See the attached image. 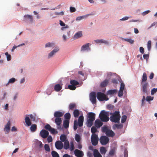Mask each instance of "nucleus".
I'll use <instances>...</instances> for the list:
<instances>
[{"mask_svg": "<svg viewBox=\"0 0 157 157\" xmlns=\"http://www.w3.org/2000/svg\"><path fill=\"white\" fill-rule=\"evenodd\" d=\"M112 114L110 117V120L112 122L119 123L120 119V115L119 111H115L113 113H110Z\"/></svg>", "mask_w": 157, "mask_h": 157, "instance_id": "f257e3e1", "label": "nucleus"}, {"mask_svg": "<svg viewBox=\"0 0 157 157\" xmlns=\"http://www.w3.org/2000/svg\"><path fill=\"white\" fill-rule=\"evenodd\" d=\"M95 114L92 112L89 113L88 114V118L86 122L87 126L91 127L93 124V122L95 119Z\"/></svg>", "mask_w": 157, "mask_h": 157, "instance_id": "f03ea898", "label": "nucleus"}, {"mask_svg": "<svg viewBox=\"0 0 157 157\" xmlns=\"http://www.w3.org/2000/svg\"><path fill=\"white\" fill-rule=\"evenodd\" d=\"M108 113L105 110L101 111L99 115V117L103 122H107L109 121Z\"/></svg>", "mask_w": 157, "mask_h": 157, "instance_id": "7ed1b4c3", "label": "nucleus"}, {"mask_svg": "<svg viewBox=\"0 0 157 157\" xmlns=\"http://www.w3.org/2000/svg\"><path fill=\"white\" fill-rule=\"evenodd\" d=\"M97 97L100 101H107L109 100V98L106 97L105 94L100 92H98L97 93Z\"/></svg>", "mask_w": 157, "mask_h": 157, "instance_id": "20e7f679", "label": "nucleus"}, {"mask_svg": "<svg viewBox=\"0 0 157 157\" xmlns=\"http://www.w3.org/2000/svg\"><path fill=\"white\" fill-rule=\"evenodd\" d=\"M91 141L93 145H96L98 141V135L96 134H92L91 136Z\"/></svg>", "mask_w": 157, "mask_h": 157, "instance_id": "39448f33", "label": "nucleus"}, {"mask_svg": "<svg viewBox=\"0 0 157 157\" xmlns=\"http://www.w3.org/2000/svg\"><path fill=\"white\" fill-rule=\"evenodd\" d=\"M142 88V90L144 94H148L149 92L148 91V84L147 82L144 83H141Z\"/></svg>", "mask_w": 157, "mask_h": 157, "instance_id": "423d86ee", "label": "nucleus"}, {"mask_svg": "<svg viewBox=\"0 0 157 157\" xmlns=\"http://www.w3.org/2000/svg\"><path fill=\"white\" fill-rule=\"evenodd\" d=\"M109 141V138L105 136H102L100 139V143L103 145L106 144Z\"/></svg>", "mask_w": 157, "mask_h": 157, "instance_id": "0eeeda50", "label": "nucleus"}, {"mask_svg": "<svg viewBox=\"0 0 157 157\" xmlns=\"http://www.w3.org/2000/svg\"><path fill=\"white\" fill-rule=\"evenodd\" d=\"M44 128L46 130H48L52 134H55L58 133L57 131H56L55 129L52 128L51 126L48 124H47L45 126Z\"/></svg>", "mask_w": 157, "mask_h": 157, "instance_id": "6e6552de", "label": "nucleus"}, {"mask_svg": "<svg viewBox=\"0 0 157 157\" xmlns=\"http://www.w3.org/2000/svg\"><path fill=\"white\" fill-rule=\"evenodd\" d=\"M90 100L93 104H96V94L94 92H92L90 94Z\"/></svg>", "mask_w": 157, "mask_h": 157, "instance_id": "1a4fd4ad", "label": "nucleus"}, {"mask_svg": "<svg viewBox=\"0 0 157 157\" xmlns=\"http://www.w3.org/2000/svg\"><path fill=\"white\" fill-rule=\"evenodd\" d=\"M41 136L43 138H46L49 135V132L48 131L44 129H42L40 132Z\"/></svg>", "mask_w": 157, "mask_h": 157, "instance_id": "9d476101", "label": "nucleus"}, {"mask_svg": "<svg viewBox=\"0 0 157 157\" xmlns=\"http://www.w3.org/2000/svg\"><path fill=\"white\" fill-rule=\"evenodd\" d=\"M59 51V48H56L50 53H49L48 56V58L50 59L51 57H52L53 55H54L57 52Z\"/></svg>", "mask_w": 157, "mask_h": 157, "instance_id": "9b49d317", "label": "nucleus"}, {"mask_svg": "<svg viewBox=\"0 0 157 157\" xmlns=\"http://www.w3.org/2000/svg\"><path fill=\"white\" fill-rule=\"evenodd\" d=\"M55 146L57 149L60 150L63 147V144L60 141H57L55 143Z\"/></svg>", "mask_w": 157, "mask_h": 157, "instance_id": "f8f14e48", "label": "nucleus"}, {"mask_svg": "<svg viewBox=\"0 0 157 157\" xmlns=\"http://www.w3.org/2000/svg\"><path fill=\"white\" fill-rule=\"evenodd\" d=\"M90 44L89 43H86V44L83 45L81 47V51H84L86 50H90Z\"/></svg>", "mask_w": 157, "mask_h": 157, "instance_id": "ddd939ff", "label": "nucleus"}, {"mask_svg": "<svg viewBox=\"0 0 157 157\" xmlns=\"http://www.w3.org/2000/svg\"><path fill=\"white\" fill-rule=\"evenodd\" d=\"M74 153L75 155L78 157H82L83 156V153L82 151L78 149L75 151Z\"/></svg>", "mask_w": 157, "mask_h": 157, "instance_id": "4468645a", "label": "nucleus"}, {"mask_svg": "<svg viewBox=\"0 0 157 157\" xmlns=\"http://www.w3.org/2000/svg\"><path fill=\"white\" fill-rule=\"evenodd\" d=\"M10 121H9L6 124L5 126V127L4 129V130L5 132H6V133H8L9 132L10 130Z\"/></svg>", "mask_w": 157, "mask_h": 157, "instance_id": "2eb2a0df", "label": "nucleus"}, {"mask_svg": "<svg viewBox=\"0 0 157 157\" xmlns=\"http://www.w3.org/2000/svg\"><path fill=\"white\" fill-rule=\"evenodd\" d=\"M84 121L83 116H80L78 118V125L79 127H82L83 125Z\"/></svg>", "mask_w": 157, "mask_h": 157, "instance_id": "dca6fc26", "label": "nucleus"}, {"mask_svg": "<svg viewBox=\"0 0 157 157\" xmlns=\"http://www.w3.org/2000/svg\"><path fill=\"white\" fill-rule=\"evenodd\" d=\"M94 124L95 127L98 128H99L102 125L103 123L100 120L97 119L95 121Z\"/></svg>", "mask_w": 157, "mask_h": 157, "instance_id": "f3484780", "label": "nucleus"}, {"mask_svg": "<svg viewBox=\"0 0 157 157\" xmlns=\"http://www.w3.org/2000/svg\"><path fill=\"white\" fill-rule=\"evenodd\" d=\"M64 113L60 111H56L54 113V116L57 118V117H60L63 116Z\"/></svg>", "mask_w": 157, "mask_h": 157, "instance_id": "a211bd4d", "label": "nucleus"}, {"mask_svg": "<svg viewBox=\"0 0 157 157\" xmlns=\"http://www.w3.org/2000/svg\"><path fill=\"white\" fill-rule=\"evenodd\" d=\"M82 36V33L81 31L77 32L74 36L73 38L76 39L79 38Z\"/></svg>", "mask_w": 157, "mask_h": 157, "instance_id": "6ab92c4d", "label": "nucleus"}, {"mask_svg": "<svg viewBox=\"0 0 157 157\" xmlns=\"http://www.w3.org/2000/svg\"><path fill=\"white\" fill-rule=\"evenodd\" d=\"M25 122L28 126H30L32 124V123L29 117L26 116L25 119Z\"/></svg>", "mask_w": 157, "mask_h": 157, "instance_id": "aec40b11", "label": "nucleus"}, {"mask_svg": "<svg viewBox=\"0 0 157 157\" xmlns=\"http://www.w3.org/2000/svg\"><path fill=\"white\" fill-rule=\"evenodd\" d=\"M105 134L107 136L111 137H113L115 135L113 132L109 129L107 131V132H106Z\"/></svg>", "mask_w": 157, "mask_h": 157, "instance_id": "412c9836", "label": "nucleus"}, {"mask_svg": "<svg viewBox=\"0 0 157 157\" xmlns=\"http://www.w3.org/2000/svg\"><path fill=\"white\" fill-rule=\"evenodd\" d=\"M147 76L146 73H144L142 76V79L141 83H147L146 81L147 80Z\"/></svg>", "mask_w": 157, "mask_h": 157, "instance_id": "4be33fe9", "label": "nucleus"}, {"mask_svg": "<svg viewBox=\"0 0 157 157\" xmlns=\"http://www.w3.org/2000/svg\"><path fill=\"white\" fill-rule=\"evenodd\" d=\"M55 122L57 126H60L62 123V119L60 117H57L55 119Z\"/></svg>", "mask_w": 157, "mask_h": 157, "instance_id": "5701e85b", "label": "nucleus"}, {"mask_svg": "<svg viewBox=\"0 0 157 157\" xmlns=\"http://www.w3.org/2000/svg\"><path fill=\"white\" fill-rule=\"evenodd\" d=\"M62 88V86L59 84H57L55 86L54 90L57 92L59 91Z\"/></svg>", "mask_w": 157, "mask_h": 157, "instance_id": "b1692460", "label": "nucleus"}, {"mask_svg": "<svg viewBox=\"0 0 157 157\" xmlns=\"http://www.w3.org/2000/svg\"><path fill=\"white\" fill-rule=\"evenodd\" d=\"M94 157H102L101 155L97 149H94Z\"/></svg>", "mask_w": 157, "mask_h": 157, "instance_id": "393cba45", "label": "nucleus"}, {"mask_svg": "<svg viewBox=\"0 0 157 157\" xmlns=\"http://www.w3.org/2000/svg\"><path fill=\"white\" fill-rule=\"evenodd\" d=\"M69 121L67 120H65L63 122V126L65 128L68 127L69 126Z\"/></svg>", "mask_w": 157, "mask_h": 157, "instance_id": "a878e982", "label": "nucleus"}, {"mask_svg": "<svg viewBox=\"0 0 157 157\" xmlns=\"http://www.w3.org/2000/svg\"><path fill=\"white\" fill-rule=\"evenodd\" d=\"M37 125L36 124H32L30 127V129L31 131L33 132H35L36 130Z\"/></svg>", "mask_w": 157, "mask_h": 157, "instance_id": "bb28decb", "label": "nucleus"}, {"mask_svg": "<svg viewBox=\"0 0 157 157\" xmlns=\"http://www.w3.org/2000/svg\"><path fill=\"white\" fill-rule=\"evenodd\" d=\"M90 15L89 14H86L84 16H79L77 17L76 18V21H80L82 19L85 18L87 17Z\"/></svg>", "mask_w": 157, "mask_h": 157, "instance_id": "cd10ccee", "label": "nucleus"}, {"mask_svg": "<svg viewBox=\"0 0 157 157\" xmlns=\"http://www.w3.org/2000/svg\"><path fill=\"white\" fill-rule=\"evenodd\" d=\"M108 80L107 79H106L101 83V86L102 87H105L108 84Z\"/></svg>", "mask_w": 157, "mask_h": 157, "instance_id": "c85d7f7f", "label": "nucleus"}, {"mask_svg": "<svg viewBox=\"0 0 157 157\" xmlns=\"http://www.w3.org/2000/svg\"><path fill=\"white\" fill-rule=\"evenodd\" d=\"M69 147V142L67 140L65 141L64 143L63 148L64 149H67Z\"/></svg>", "mask_w": 157, "mask_h": 157, "instance_id": "c756f323", "label": "nucleus"}, {"mask_svg": "<svg viewBox=\"0 0 157 157\" xmlns=\"http://www.w3.org/2000/svg\"><path fill=\"white\" fill-rule=\"evenodd\" d=\"M117 90L116 89L111 90H108L107 92V94L112 95L117 92Z\"/></svg>", "mask_w": 157, "mask_h": 157, "instance_id": "7c9ffc66", "label": "nucleus"}, {"mask_svg": "<svg viewBox=\"0 0 157 157\" xmlns=\"http://www.w3.org/2000/svg\"><path fill=\"white\" fill-rule=\"evenodd\" d=\"M60 139L61 140V141L65 142V141L67 140H66L67 139L66 136L65 135L62 134L60 136Z\"/></svg>", "mask_w": 157, "mask_h": 157, "instance_id": "2f4dec72", "label": "nucleus"}, {"mask_svg": "<svg viewBox=\"0 0 157 157\" xmlns=\"http://www.w3.org/2000/svg\"><path fill=\"white\" fill-rule=\"evenodd\" d=\"M74 116L75 117H77L79 115V110L78 109H75L73 112Z\"/></svg>", "mask_w": 157, "mask_h": 157, "instance_id": "473e14b6", "label": "nucleus"}, {"mask_svg": "<svg viewBox=\"0 0 157 157\" xmlns=\"http://www.w3.org/2000/svg\"><path fill=\"white\" fill-rule=\"evenodd\" d=\"M70 84L74 86H77L79 84V82L75 80H72L70 81Z\"/></svg>", "mask_w": 157, "mask_h": 157, "instance_id": "72a5a7b5", "label": "nucleus"}, {"mask_svg": "<svg viewBox=\"0 0 157 157\" xmlns=\"http://www.w3.org/2000/svg\"><path fill=\"white\" fill-rule=\"evenodd\" d=\"M106 150L105 147H102L100 148V152L101 154H105L106 153Z\"/></svg>", "mask_w": 157, "mask_h": 157, "instance_id": "f704fd0d", "label": "nucleus"}, {"mask_svg": "<svg viewBox=\"0 0 157 157\" xmlns=\"http://www.w3.org/2000/svg\"><path fill=\"white\" fill-rule=\"evenodd\" d=\"M28 116H29L31 119L32 121H35L36 119V115L35 114L34 115H33L32 114H31L30 115H27Z\"/></svg>", "mask_w": 157, "mask_h": 157, "instance_id": "c9c22d12", "label": "nucleus"}, {"mask_svg": "<svg viewBox=\"0 0 157 157\" xmlns=\"http://www.w3.org/2000/svg\"><path fill=\"white\" fill-rule=\"evenodd\" d=\"M76 104L75 103H71L69 105V109L70 110H73L75 108Z\"/></svg>", "mask_w": 157, "mask_h": 157, "instance_id": "e433bc0d", "label": "nucleus"}, {"mask_svg": "<svg viewBox=\"0 0 157 157\" xmlns=\"http://www.w3.org/2000/svg\"><path fill=\"white\" fill-rule=\"evenodd\" d=\"M64 117L65 120H69L71 118V114L69 113H66L64 115Z\"/></svg>", "mask_w": 157, "mask_h": 157, "instance_id": "4c0bfd02", "label": "nucleus"}, {"mask_svg": "<svg viewBox=\"0 0 157 157\" xmlns=\"http://www.w3.org/2000/svg\"><path fill=\"white\" fill-rule=\"evenodd\" d=\"M52 157H59V154L55 151H52Z\"/></svg>", "mask_w": 157, "mask_h": 157, "instance_id": "58836bf2", "label": "nucleus"}, {"mask_svg": "<svg viewBox=\"0 0 157 157\" xmlns=\"http://www.w3.org/2000/svg\"><path fill=\"white\" fill-rule=\"evenodd\" d=\"M75 140L77 142L80 141L81 139V137L80 135L77 134L75 135Z\"/></svg>", "mask_w": 157, "mask_h": 157, "instance_id": "ea45409f", "label": "nucleus"}, {"mask_svg": "<svg viewBox=\"0 0 157 157\" xmlns=\"http://www.w3.org/2000/svg\"><path fill=\"white\" fill-rule=\"evenodd\" d=\"M97 131V129L96 127L93 126L91 127V132L92 133V134H95V133Z\"/></svg>", "mask_w": 157, "mask_h": 157, "instance_id": "a19ab883", "label": "nucleus"}, {"mask_svg": "<svg viewBox=\"0 0 157 157\" xmlns=\"http://www.w3.org/2000/svg\"><path fill=\"white\" fill-rule=\"evenodd\" d=\"M16 81V79L15 78H13L10 79L8 83L6 85L7 86L9 83H14Z\"/></svg>", "mask_w": 157, "mask_h": 157, "instance_id": "79ce46f5", "label": "nucleus"}, {"mask_svg": "<svg viewBox=\"0 0 157 157\" xmlns=\"http://www.w3.org/2000/svg\"><path fill=\"white\" fill-rule=\"evenodd\" d=\"M25 18H29L30 19V21L32 22L33 21V18L32 16L29 15H27L24 16Z\"/></svg>", "mask_w": 157, "mask_h": 157, "instance_id": "37998d69", "label": "nucleus"}, {"mask_svg": "<svg viewBox=\"0 0 157 157\" xmlns=\"http://www.w3.org/2000/svg\"><path fill=\"white\" fill-rule=\"evenodd\" d=\"M109 129H108L107 127L105 125L104 126L102 127V131L103 132L106 133Z\"/></svg>", "mask_w": 157, "mask_h": 157, "instance_id": "c03bdc74", "label": "nucleus"}, {"mask_svg": "<svg viewBox=\"0 0 157 157\" xmlns=\"http://www.w3.org/2000/svg\"><path fill=\"white\" fill-rule=\"evenodd\" d=\"M68 87L69 89L71 90H74L76 88L75 86L72 84L69 85L68 86Z\"/></svg>", "mask_w": 157, "mask_h": 157, "instance_id": "a18cd8bd", "label": "nucleus"}, {"mask_svg": "<svg viewBox=\"0 0 157 157\" xmlns=\"http://www.w3.org/2000/svg\"><path fill=\"white\" fill-rule=\"evenodd\" d=\"M54 44L53 43H47L45 45V47H52L54 46Z\"/></svg>", "mask_w": 157, "mask_h": 157, "instance_id": "49530a36", "label": "nucleus"}, {"mask_svg": "<svg viewBox=\"0 0 157 157\" xmlns=\"http://www.w3.org/2000/svg\"><path fill=\"white\" fill-rule=\"evenodd\" d=\"M44 148L45 150L48 151H50V148L49 145L48 144H45L44 146Z\"/></svg>", "mask_w": 157, "mask_h": 157, "instance_id": "de8ad7c7", "label": "nucleus"}, {"mask_svg": "<svg viewBox=\"0 0 157 157\" xmlns=\"http://www.w3.org/2000/svg\"><path fill=\"white\" fill-rule=\"evenodd\" d=\"M127 119V116L125 115H123L122 116L121 119V122L122 123H124L125 122Z\"/></svg>", "mask_w": 157, "mask_h": 157, "instance_id": "09e8293b", "label": "nucleus"}, {"mask_svg": "<svg viewBox=\"0 0 157 157\" xmlns=\"http://www.w3.org/2000/svg\"><path fill=\"white\" fill-rule=\"evenodd\" d=\"M154 97L151 96H147L146 98V100L147 101H149L153 100Z\"/></svg>", "mask_w": 157, "mask_h": 157, "instance_id": "8fccbe9b", "label": "nucleus"}, {"mask_svg": "<svg viewBox=\"0 0 157 157\" xmlns=\"http://www.w3.org/2000/svg\"><path fill=\"white\" fill-rule=\"evenodd\" d=\"M5 55L6 56L7 59L8 61H10L11 59V55L9 54L7 52L5 53Z\"/></svg>", "mask_w": 157, "mask_h": 157, "instance_id": "3c124183", "label": "nucleus"}, {"mask_svg": "<svg viewBox=\"0 0 157 157\" xmlns=\"http://www.w3.org/2000/svg\"><path fill=\"white\" fill-rule=\"evenodd\" d=\"M78 128V122L76 120L75 121L74 124V129L75 130H76Z\"/></svg>", "mask_w": 157, "mask_h": 157, "instance_id": "603ef678", "label": "nucleus"}, {"mask_svg": "<svg viewBox=\"0 0 157 157\" xmlns=\"http://www.w3.org/2000/svg\"><path fill=\"white\" fill-rule=\"evenodd\" d=\"M157 92V88H154L151 91V94L152 95H153Z\"/></svg>", "mask_w": 157, "mask_h": 157, "instance_id": "864d4df0", "label": "nucleus"}, {"mask_svg": "<svg viewBox=\"0 0 157 157\" xmlns=\"http://www.w3.org/2000/svg\"><path fill=\"white\" fill-rule=\"evenodd\" d=\"M114 127L117 128V129H121L123 127V125L122 124H115L114 125Z\"/></svg>", "mask_w": 157, "mask_h": 157, "instance_id": "5fc2aeb1", "label": "nucleus"}, {"mask_svg": "<svg viewBox=\"0 0 157 157\" xmlns=\"http://www.w3.org/2000/svg\"><path fill=\"white\" fill-rule=\"evenodd\" d=\"M147 46L148 49L150 51L151 47V40H149L148 41Z\"/></svg>", "mask_w": 157, "mask_h": 157, "instance_id": "6e6d98bb", "label": "nucleus"}, {"mask_svg": "<svg viewBox=\"0 0 157 157\" xmlns=\"http://www.w3.org/2000/svg\"><path fill=\"white\" fill-rule=\"evenodd\" d=\"M124 40L125 41L130 43L131 44H132L134 43V42L133 40H132L130 38H129V39H128V38L125 39H124Z\"/></svg>", "mask_w": 157, "mask_h": 157, "instance_id": "4d7b16f0", "label": "nucleus"}, {"mask_svg": "<svg viewBox=\"0 0 157 157\" xmlns=\"http://www.w3.org/2000/svg\"><path fill=\"white\" fill-rule=\"evenodd\" d=\"M71 147L70 148V150L71 151H73L74 149V147L73 143V142H71L70 143Z\"/></svg>", "mask_w": 157, "mask_h": 157, "instance_id": "13d9d810", "label": "nucleus"}, {"mask_svg": "<svg viewBox=\"0 0 157 157\" xmlns=\"http://www.w3.org/2000/svg\"><path fill=\"white\" fill-rule=\"evenodd\" d=\"M123 94V90H119L118 93V96L119 97H121L122 96Z\"/></svg>", "mask_w": 157, "mask_h": 157, "instance_id": "bf43d9fd", "label": "nucleus"}, {"mask_svg": "<svg viewBox=\"0 0 157 157\" xmlns=\"http://www.w3.org/2000/svg\"><path fill=\"white\" fill-rule=\"evenodd\" d=\"M47 140L48 143L51 142L52 141V138L51 136H49L47 138Z\"/></svg>", "mask_w": 157, "mask_h": 157, "instance_id": "052dcab7", "label": "nucleus"}, {"mask_svg": "<svg viewBox=\"0 0 157 157\" xmlns=\"http://www.w3.org/2000/svg\"><path fill=\"white\" fill-rule=\"evenodd\" d=\"M124 85L123 83H121V87L120 89V90H123L124 88Z\"/></svg>", "mask_w": 157, "mask_h": 157, "instance_id": "680f3d73", "label": "nucleus"}, {"mask_svg": "<svg viewBox=\"0 0 157 157\" xmlns=\"http://www.w3.org/2000/svg\"><path fill=\"white\" fill-rule=\"evenodd\" d=\"M101 43H103L106 44H109V42L107 41L103 40L102 39H101Z\"/></svg>", "mask_w": 157, "mask_h": 157, "instance_id": "e2e57ef3", "label": "nucleus"}, {"mask_svg": "<svg viewBox=\"0 0 157 157\" xmlns=\"http://www.w3.org/2000/svg\"><path fill=\"white\" fill-rule=\"evenodd\" d=\"M70 11L71 12H74L75 11H76V9L75 7H70Z\"/></svg>", "mask_w": 157, "mask_h": 157, "instance_id": "0e129e2a", "label": "nucleus"}, {"mask_svg": "<svg viewBox=\"0 0 157 157\" xmlns=\"http://www.w3.org/2000/svg\"><path fill=\"white\" fill-rule=\"evenodd\" d=\"M37 144L39 145V146L40 148H41L43 147V144L40 141H38V142Z\"/></svg>", "mask_w": 157, "mask_h": 157, "instance_id": "69168bd1", "label": "nucleus"}, {"mask_svg": "<svg viewBox=\"0 0 157 157\" xmlns=\"http://www.w3.org/2000/svg\"><path fill=\"white\" fill-rule=\"evenodd\" d=\"M140 51L141 53L143 54L144 53V49L142 47H140Z\"/></svg>", "mask_w": 157, "mask_h": 157, "instance_id": "338daca9", "label": "nucleus"}, {"mask_svg": "<svg viewBox=\"0 0 157 157\" xmlns=\"http://www.w3.org/2000/svg\"><path fill=\"white\" fill-rule=\"evenodd\" d=\"M143 57L144 59H147L149 58V55L148 54H144Z\"/></svg>", "mask_w": 157, "mask_h": 157, "instance_id": "774afa93", "label": "nucleus"}]
</instances>
